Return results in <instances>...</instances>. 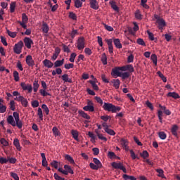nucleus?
Wrapping results in <instances>:
<instances>
[{
	"mask_svg": "<svg viewBox=\"0 0 180 180\" xmlns=\"http://www.w3.org/2000/svg\"><path fill=\"white\" fill-rule=\"evenodd\" d=\"M24 43L27 49H32V44H33V40H32V39L29 37H25L24 39Z\"/></svg>",
	"mask_w": 180,
	"mask_h": 180,
	"instance_id": "12",
	"label": "nucleus"
},
{
	"mask_svg": "<svg viewBox=\"0 0 180 180\" xmlns=\"http://www.w3.org/2000/svg\"><path fill=\"white\" fill-rule=\"evenodd\" d=\"M108 157H109L111 160L112 158H116V154H115L114 152H108Z\"/></svg>",
	"mask_w": 180,
	"mask_h": 180,
	"instance_id": "59",
	"label": "nucleus"
},
{
	"mask_svg": "<svg viewBox=\"0 0 180 180\" xmlns=\"http://www.w3.org/2000/svg\"><path fill=\"white\" fill-rule=\"evenodd\" d=\"M121 146H122V147H126L127 146H129V141H127V140L124 139H121Z\"/></svg>",
	"mask_w": 180,
	"mask_h": 180,
	"instance_id": "48",
	"label": "nucleus"
},
{
	"mask_svg": "<svg viewBox=\"0 0 180 180\" xmlns=\"http://www.w3.org/2000/svg\"><path fill=\"white\" fill-rule=\"evenodd\" d=\"M28 20H29V18H27V15H26V13H22V21H17V22L18 23H19V25H20V26H22L23 29H27V25H26V23H27Z\"/></svg>",
	"mask_w": 180,
	"mask_h": 180,
	"instance_id": "3",
	"label": "nucleus"
},
{
	"mask_svg": "<svg viewBox=\"0 0 180 180\" xmlns=\"http://www.w3.org/2000/svg\"><path fill=\"white\" fill-rule=\"evenodd\" d=\"M41 108L44 110L46 115H49V113H50V110H49V107H47L46 104H43Z\"/></svg>",
	"mask_w": 180,
	"mask_h": 180,
	"instance_id": "46",
	"label": "nucleus"
},
{
	"mask_svg": "<svg viewBox=\"0 0 180 180\" xmlns=\"http://www.w3.org/2000/svg\"><path fill=\"white\" fill-rule=\"evenodd\" d=\"M101 62L103 63V65H106V64H108V57L105 53L101 55Z\"/></svg>",
	"mask_w": 180,
	"mask_h": 180,
	"instance_id": "32",
	"label": "nucleus"
},
{
	"mask_svg": "<svg viewBox=\"0 0 180 180\" xmlns=\"http://www.w3.org/2000/svg\"><path fill=\"white\" fill-rule=\"evenodd\" d=\"M146 105L147 108H149V109H150V110H154V106L153 105V103L150 102V101H147Z\"/></svg>",
	"mask_w": 180,
	"mask_h": 180,
	"instance_id": "52",
	"label": "nucleus"
},
{
	"mask_svg": "<svg viewBox=\"0 0 180 180\" xmlns=\"http://www.w3.org/2000/svg\"><path fill=\"white\" fill-rule=\"evenodd\" d=\"M75 57H77V53H72L70 55V58L69 59V61H70V63H74V61H75Z\"/></svg>",
	"mask_w": 180,
	"mask_h": 180,
	"instance_id": "51",
	"label": "nucleus"
},
{
	"mask_svg": "<svg viewBox=\"0 0 180 180\" xmlns=\"http://www.w3.org/2000/svg\"><path fill=\"white\" fill-rule=\"evenodd\" d=\"M23 48V41H20L18 44H15L13 48V51L15 54H20L22 53V49Z\"/></svg>",
	"mask_w": 180,
	"mask_h": 180,
	"instance_id": "5",
	"label": "nucleus"
},
{
	"mask_svg": "<svg viewBox=\"0 0 180 180\" xmlns=\"http://www.w3.org/2000/svg\"><path fill=\"white\" fill-rule=\"evenodd\" d=\"M39 86H40V84H39V81L34 80L33 83L34 92H37V89H39Z\"/></svg>",
	"mask_w": 180,
	"mask_h": 180,
	"instance_id": "33",
	"label": "nucleus"
},
{
	"mask_svg": "<svg viewBox=\"0 0 180 180\" xmlns=\"http://www.w3.org/2000/svg\"><path fill=\"white\" fill-rule=\"evenodd\" d=\"M39 120H43V111L41 110V108H38V113H37Z\"/></svg>",
	"mask_w": 180,
	"mask_h": 180,
	"instance_id": "55",
	"label": "nucleus"
},
{
	"mask_svg": "<svg viewBox=\"0 0 180 180\" xmlns=\"http://www.w3.org/2000/svg\"><path fill=\"white\" fill-rule=\"evenodd\" d=\"M89 167H90V168H91V169H95V170H98L99 168H101V167H98L96 165H95L92 162H91L89 164Z\"/></svg>",
	"mask_w": 180,
	"mask_h": 180,
	"instance_id": "58",
	"label": "nucleus"
},
{
	"mask_svg": "<svg viewBox=\"0 0 180 180\" xmlns=\"http://www.w3.org/2000/svg\"><path fill=\"white\" fill-rule=\"evenodd\" d=\"M32 108H38L39 106V101H32Z\"/></svg>",
	"mask_w": 180,
	"mask_h": 180,
	"instance_id": "62",
	"label": "nucleus"
},
{
	"mask_svg": "<svg viewBox=\"0 0 180 180\" xmlns=\"http://www.w3.org/2000/svg\"><path fill=\"white\" fill-rule=\"evenodd\" d=\"M142 16L143 15L140 13V10H137L135 12V18H136V19H138L139 20H141L143 19Z\"/></svg>",
	"mask_w": 180,
	"mask_h": 180,
	"instance_id": "38",
	"label": "nucleus"
},
{
	"mask_svg": "<svg viewBox=\"0 0 180 180\" xmlns=\"http://www.w3.org/2000/svg\"><path fill=\"white\" fill-rule=\"evenodd\" d=\"M110 5H111V8L113 9V11H115V12H119V7H117V5H116V1H115V0L110 1Z\"/></svg>",
	"mask_w": 180,
	"mask_h": 180,
	"instance_id": "24",
	"label": "nucleus"
},
{
	"mask_svg": "<svg viewBox=\"0 0 180 180\" xmlns=\"http://www.w3.org/2000/svg\"><path fill=\"white\" fill-rule=\"evenodd\" d=\"M51 167H53L55 169H58V162L57 160H53L52 162H51Z\"/></svg>",
	"mask_w": 180,
	"mask_h": 180,
	"instance_id": "53",
	"label": "nucleus"
},
{
	"mask_svg": "<svg viewBox=\"0 0 180 180\" xmlns=\"http://www.w3.org/2000/svg\"><path fill=\"white\" fill-rule=\"evenodd\" d=\"M42 32L45 34V36H47V33H49V30H50V28L49 27V25L46 23L45 22H42Z\"/></svg>",
	"mask_w": 180,
	"mask_h": 180,
	"instance_id": "16",
	"label": "nucleus"
},
{
	"mask_svg": "<svg viewBox=\"0 0 180 180\" xmlns=\"http://www.w3.org/2000/svg\"><path fill=\"white\" fill-rule=\"evenodd\" d=\"M114 44L117 49H122V43H120V39H115L113 40Z\"/></svg>",
	"mask_w": 180,
	"mask_h": 180,
	"instance_id": "30",
	"label": "nucleus"
},
{
	"mask_svg": "<svg viewBox=\"0 0 180 180\" xmlns=\"http://www.w3.org/2000/svg\"><path fill=\"white\" fill-rule=\"evenodd\" d=\"M40 94H41V95H42V96H51L50 93H47L46 91V89H41Z\"/></svg>",
	"mask_w": 180,
	"mask_h": 180,
	"instance_id": "54",
	"label": "nucleus"
},
{
	"mask_svg": "<svg viewBox=\"0 0 180 180\" xmlns=\"http://www.w3.org/2000/svg\"><path fill=\"white\" fill-rule=\"evenodd\" d=\"M140 155L144 160H146V158H148V157H149V154L147 150H143L142 153H140Z\"/></svg>",
	"mask_w": 180,
	"mask_h": 180,
	"instance_id": "40",
	"label": "nucleus"
},
{
	"mask_svg": "<svg viewBox=\"0 0 180 180\" xmlns=\"http://www.w3.org/2000/svg\"><path fill=\"white\" fill-rule=\"evenodd\" d=\"M11 176H12V178H13V179L19 180V176H18V174L11 172Z\"/></svg>",
	"mask_w": 180,
	"mask_h": 180,
	"instance_id": "63",
	"label": "nucleus"
},
{
	"mask_svg": "<svg viewBox=\"0 0 180 180\" xmlns=\"http://www.w3.org/2000/svg\"><path fill=\"white\" fill-rule=\"evenodd\" d=\"M111 82L113 84V86L115 88V89H119L120 86V80L119 79H112Z\"/></svg>",
	"mask_w": 180,
	"mask_h": 180,
	"instance_id": "22",
	"label": "nucleus"
},
{
	"mask_svg": "<svg viewBox=\"0 0 180 180\" xmlns=\"http://www.w3.org/2000/svg\"><path fill=\"white\" fill-rule=\"evenodd\" d=\"M136 43H137V44H139V46H143V47H146V42L141 38L137 39Z\"/></svg>",
	"mask_w": 180,
	"mask_h": 180,
	"instance_id": "41",
	"label": "nucleus"
},
{
	"mask_svg": "<svg viewBox=\"0 0 180 180\" xmlns=\"http://www.w3.org/2000/svg\"><path fill=\"white\" fill-rule=\"evenodd\" d=\"M53 176H54L56 180H65V179L58 176L57 173H55Z\"/></svg>",
	"mask_w": 180,
	"mask_h": 180,
	"instance_id": "64",
	"label": "nucleus"
},
{
	"mask_svg": "<svg viewBox=\"0 0 180 180\" xmlns=\"http://www.w3.org/2000/svg\"><path fill=\"white\" fill-rule=\"evenodd\" d=\"M26 64L28 65V67H34V60L31 55H28L26 57Z\"/></svg>",
	"mask_w": 180,
	"mask_h": 180,
	"instance_id": "11",
	"label": "nucleus"
},
{
	"mask_svg": "<svg viewBox=\"0 0 180 180\" xmlns=\"http://www.w3.org/2000/svg\"><path fill=\"white\" fill-rule=\"evenodd\" d=\"M62 79L64 82H69V84H72V79H69L68 75L67 74H64L62 75Z\"/></svg>",
	"mask_w": 180,
	"mask_h": 180,
	"instance_id": "26",
	"label": "nucleus"
},
{
	"mask_svg": "<svg viewBox=\"0 0 180 180\" xmlns=\"http://www.w3.org/2000/svg\"><path fill=\"white\" fill-rule=\"evenodd\" d=\"M71 134L73 137V139H75V140H76V141H79V139H78V131L75 130V129H72L71 130Z\"/></svg>",
	"mask_w": 180,
	"mask_h": 180,
	"instance_id": "21",
	"label": "nucleus"
},
{
	"mask_svg": "<svg viewBox=\"0 0 180 180\" xmlns=\"http://www.w3.org/2000/svg\"><path fill=\"white\" fill-rule=\"evenodd\" d=\"M15 100L18 101V102H21L24 108H27V105H28L27 99L25 98L23 96H20L19 97H17L16 98H15Z\"/></svg>",
	"mask_w": 180,
	"mask_h": 180,
	"instance_id": "9",
	"label": "nucleus"
},
{
	"mask_svg": "<svg viewBox=\"0 0 180 180\" xmlns=\"http://www.w3.org/2000/svg\"><path fill=\"white\" fill-rule=\"evenodd\" d=\"M7 122L8 123V124H11V126H13V127L16 126V122H15V120H13V117L12 115H9L7 117Z\"/></svg>",
	"mask_w": 180,
	"mask_h": 180,
	"instance_id": "19",
	"label": "nucleus"
},
{
	"mask_svg": "<svg viewBox=\"0 0 180 180\" xmlns=\"http://www.w3.org/2000/svg\"><path fill=\"white\" fill-rule=\"evenodd\" d=\"M115 75L117 77H121L122 79H127L129 77H130V72H118L117 70H115Z\"/></svg>",
	"mask_w": 180,
	"mask_h": 180,
	"instance_id": "7",
	"label": "nucleus"
},
{
	"mask_svg": "<svg viewBox=\"0 0 180 180\" xmlns=\"http://www.w3.org/2000/svg\"><path fill=\"white\" fill-rule=\"evenodd\" d=\"M43 64H44V67H46V68H53V65H54V63H53V62H51L49 59H45L43 61Z\"/></svg>",
	"mask_w": 180,
	"mask_h": 180,
	"instance_id": "14",
	"label": "nucleus"
},
{
	"mask_svg": "<svg viewBox=\"0 0 180 180\" xmlns=\"http://www.w3.org/2000/svg\"><path fill=\"white\" fill-rule=\"evenodd\" d=\"M178 130H179V127L176 124H174L171 129V132L173 136L175 137H178Z\"/></svg>",
	"mask_w": 180,
	"mask_h": 180,
	"instance_id": "13",
	"label": "nucleus"
},
{
	"mask_svg": "<svg viewBox=\"0 0 180 180\" xmlns=\"http://www.w3.org/2000/svg\"><path fill=\"white\" fill-rule=\"evenodd\" d=\"M89 84L92 86V88L94 89V91H99V87L98 86V84L94 80H90Z\"/></svg>",
	"mask_w": 180,
	"mask_h": 180,
	"instance_id": "31",
	"label": "nucleus"
},
{
	"mask_svg": "<svg viewBox=\"0 0 180 180\" xmlns=\"http://www.w3.org/2000/svg\"><path fill=\"white\" fill-rule=\"evenodd\" d=\"M75 1V8H82V2L81 0H74Z\"/></svg>",
	"mask_w": 180,
	"mask_h": 180,
	"instance_id": "42",
	"label": "nucleus"
},
{
	"mask_svg": "<svg viewBox=\"0 0 180 180\" xmlns=\"http://www.w3.org/2000/svg\"><path fill=\"white\" fill-rule=\"evenodd\" d=\"M156 172H158V176H160V178L165 179V176L164 175V170L162 169H157Z\"/></svg>",
	"mask_w": 180,
	"mask_h": 180,
	"instance_id": "39",
	"label": "nucleus"
},
{
	"mask_svg": "<svg viewBox=\"0 0 180 180\" xmlns=\"http://www.w3.org/2000/svg\"><path fill=\"white\" fill-rule=\"evenodd\" d=\"M103 109H104V110H107V112H112V113H116L117 112H120L122 108L119 106H115L112 103H104L103 105Z\"/></svg>",
	"mask_w": 180,
	"mask_h": 180,
	"instance_id": "1",
	"label": "nucleus"
},
{
	"mask_svg": "<svg viewBox=\"0 0 180 180\" xmlns=\"http://www.w3.org/2000/svg\"><path fill=\"white\" fill-rule=\"evenodd\" d=\"M10 109L11 110H15V101H10Z\"/></svg>",
	"mask_w": 180,
	"mask_h": 180,
	"instance_id": "61",
	"label": "nucleus"
},
{
	"mask_svg": "<svg viewBox=\"0 0 180 180\" xmlns=\"http://www.w3.org/2000/svg\"><path fill=\"white\" fill-rule=\"evenodd\" d=\"M64 64V59H62L61 60H56L53 65L54 68H58V67H61Z\"/></svg>",
	"mask_w": 180,
	"mask_h": 180,
	"instance_id": "29",
	"label": "nucleus"
},
{
	"mask_svg": "<svg viewBox=\"0 0 180 180\" xmlns=\"http://www.w3.org/2000/svg\"><path fill=\"white\" fill-rule=\"evenodd\" d=\"M64 168H65V172H68V174H71L72 175H74V170H72V169L71 168V166L65 165H64Z\"/></svg>",
	"mask_w": 180,
	"mask_h": 180,
	"instance_id": "23",
	"label": "nucleus"
},
{
	"mask_svg": "<svg viewBox=\"0 0 180 180\" xmlns=\"http://www.w3.org/2000/svg\"><path fill=\"white\" fill-rule=\"evenodd\" d=\"M147 33L148 34V38L150 39V40H151L152 41H154L155 40L154 34H153L149 30H147Z\"/></svg>",
	"mask_w": 180,
	"mask_h": 180,
	"instance_id": "57",
	"label": "nucleus"
},
{
	"mask_svg": "<svg viewBox=\"0 0 180 180\" xmlns=\"http://www.w3.org/2000/svg\"><path fill=\"white\" fill-rule=\"evenodd\" d=\"M79 115L82 116V117H84V119H87V120H89L91 119V117L86 114V112L82 111V110H79Z\"/></svg>",
	"mask_w": 180,
	"mask_h": 180,
	"instance_id": "28",
	"label": "nucleus"
},
{
	"mask_svg": "<svg viewBox=\"0 0 180 180\" xmlns=\"http://www.w3.org/2000/svg\"><path fill=\"white\" fill-rule=\"evenodd\" d=\"M62 46H63V51L65 53H70V48H68V46H67V45L63 44Z\"/></svg>",
	"mask_w": 180,
	"mask_h": 180,
	"instance_id": "60",
	"label": "nucleus"
},
{
	"mask_svg": "<svg viewBox=\"0 0 180 180\" xmlns=\"http://www.w3.org/2000/svg\"><path fill=\"white\" fill-rule=\"evenodd\" d=\"M167 96L174 98V99H179L180 98L179 94H178L176 92H169L167 94Z\"/></svg>",
	"mask_w": 180,
	"mask_h": 180,
	"instance_id": "20",
	"label": "nucleus"
},
{
	"mask_svg": "<svg viewBox=\"0 0 180 180\" xmlns=\"http://www.w3.org/2000/svg\"><path fill=\"white\" fill-rule=\"evenodd\" d=\"M77 49L78 50H83V49H85V39L84 37H81L78 39Z\"/></svg>",
	"mask_w": 180,
	"mask_h": 180,
	"instance_id": "6",
	"label": "nucleus"
},
{
	"mask_svg": "<svg viewBox=\"0 0 180 180\" xmlns=\"http://www.w3.org/2000/svg\"><path fill=\"white\" fill-rule=\"evenodd\" d=\"M13 144L16 147V148L18 151L22 150V148L20 147V143H19V139H15L14 141H13Z\"/></svg>",
	"mask_w": 180,
	"mask_h": 180,
	"instance_id": "27",
	"label": "nucleus"
},
{
	"mask_svg": "<svg viewBox=\"0 0 180 180\" xmlns=\"http://www.w3.org/2000/svg\"><path fill=\"white\" fill-rule=\"evenodd\" d=\"M20 86L22 88L23 91H28L29 94H32L33 91V87L31 84H26L25 82H21Z\"/></svg>",
	"mask_w": 180,
	"mask_h": 180,
	"instance_id": "8",
	"label": "nucleus"
},
{
	"mask_svg": "<svg viewBox=\"0 0 180 180\" xmlns=\"http://www.w3.org/2000/svg\"><path fill=\"white\" fill-rule=\"evenodd\" d=\"M13 116L15 120V126L18 127V129H22L23 126V122L19 120V112H14L13 113Z\"/></svg>",
	"mask_w": 180,
	"mask_h": 180,
	"instance_id": "4",
	"label": "nucleus"
},
{
	"mask_svg": "<svg viewBox=\"0 0 180 180\" xmlns=\"http://www.w3.org/2000/svg\"><path fill=\"white\" fill-rule=\"evenodd\" d=\"M157 23L158 24V28L160 30H162L163 27H165L167 26V24L165 23V20L164 18H161V20H158Z\"/></svg>",
	"mask_w": 180,
	"mask_h": 180,
	"instance_id": "17",
	"label": "nucleus"
},
{
	"mask_svg": "<svg viewBox=\"0 0 180 180\" xmlns=\"http://www.w3.org/2000/svg\"><path fill=\"white\" fill-rule=\"evenodd\" d=\"M104 130L105 133H108V134H110V136H115V134H116V133L115 132V131H113V129H110L109 128H105Z\"/></svg>",
	"mask_w": 180,
	"mask_h": 180,
	"instance_id": "37",
	"label": "nucleus"
},
{
	"mask_svg": "<svg viewBox=\"0 0 180 180\" xmlns=\"http://www.w3.org/2000/svg\"><path fill=\"white\" fill-rule=\"evenodd\" d=\"M6 112V105L0 103V113H5Z\"/></svg>",
	"mask_w": 180,
	"mask_h": 180,
	"instance_id": "44",
	"label": "nucleus"
},
{
	"mask_svg": "<svg viewBox=\"0 0 180 180\" xmlns=\"http://www.w3.org/2000/svg\"><path fill=\"white\" fill-rule=\"evenodd\" d=\"M16 8V2H11L10 4V12L13 13L15 12V8Z\"/></svg>",
	"mask_w": 180,
	"mask_h": 180,
	"instance_id": "36",
	"label": "nucleus"
},
{
	"mask_svg": "<svg viewBox=\"0 0 180 180\" xmlns=\"http://www.w3.org/2000/svg\"><path fill=\"white\" fill-rule=\"evenodd\" d=\"M106 41L108 46V51L112 54V53H113V41L112 39H107Z\"/></svg>",
	"mask_w": 180,
	"mask_h": 180,
	"instance_id": "18",
	"label": "nucleus"
},
{
	"mask_svg": "<svg viewBox=\"0 0 180 180\" xmlns=\"http://www.w3.org/2000/svg\"><path fill=\"white\" fill-rule=\"evenodd\" d=\"M93 162H94V164H96V165L100 168H102V163L101 162V161L99 160H98V158H93Z\"/></svg>",
	"mask_w": 180,
	"mask_h": 180,
	"instance_id": "35",
	"label": "nucleus"
},
{
	"mask_svg": "<svg viewBox=\"0 0 180 180\" xmlns=\"http://www.w3.org/2000/svg\"><path fill=\"white\" fill-rule=\"evenodd\" d=\"M83 109L86 112H95V107L94 105H85Z\"/></svg>",
	"mask_w": 180,
	"mask_h": 180,
	"instance_id": "25",
	"label": "nucleus"
},
{
	"mask_svg": "<svg viewBox=\"0 0 180 180\" xmlns=\"http://www.w3.org/2000/svg\"><path fill=\"white\" fill-rule=\"evenodd\" d=\"M111 166L112 168H115V169H121L124 174L127 173V169H126V167H124V166H123V163L122 162H113L111 164Z\"/></svg>",
	"mask_w": 180,
	"mask_h": 180,
	"instance_id": "2",
	"label": "nucleus"
},
{
	"mask_svg": "<svg viewBox=\"0 0 180 180\" xmlns=\"http://www.w3.org/2000/svg\"><path fill=\"white\" fill-rule=\"evenodd\" d=\"M150 59L152 60L153 64H155V65H157V55L152 54L150 56Z\"/></svg>",
	"mask_w": 180,
	"mask_h": 180,
	"instance_id": "49",
	"label": "nucleus"
},
{
	"mask_svg": "<svg viewBox=\"0 0 180 180\" xmlns=\"http://www.w3.org/2000/svg\"><path fill=\"white\" fill-rule=\"evenodd\" d=\"M89 2L92 9H95L96 11L99 9V5H98V1L96 0H89Z\"/></svg>",
	"mask_w": 180,
	"mask_h": 180,
	"instance_id": "15",
	"label": "nucleus"
},
{
	"mask_svg": "<svg viewBox=\"0 0 180 180\" xmlns=\"http://www.w3.org/2000/svg\"><path fill=\"white\" fill-rule=\"evenodd\" d=\"M159 137L162 140H165L167 139V134L164 131L159 132Z\"/></svg>",
	"mask_w": 180,
	"mask_h": 180,
	"instance_id": "47",
	"label": "nucleus"
},
{
	"mask_svg": "<svg viewBox=\"0 0 180 180\" xmlns=\"http://www.w3.org/2000/svg\"><path fill=\"white\" fill-rule=\"evenodd\" d=\"M6 33L8 34V36H10V37H12L13 39H15V37L17 35L16 32H12L11 31H9V30H6Z\"/></svg>",
	"mask_w": 180,
	"mask_h": 180,
	"instance_id": "45",
	"label": "nucleus"
},
{
	"mask_svg": "<svg viewBox=\"0 0 180 180\" xmlns=\"http://www.w3.org/2000/svg\"><path fill=\"white\" fill-rule=\"evenodd\" d=\"M0 142L1 144H2L4 147H8V146H9V142H8V141L4 138L1 139Z\"/></svg>",
	"mask_w": 180,
	"mask_h": 180,
	"instance_id": "43",
	"label": "nucleus"
},
{
	"mask_svg": "<svg viewBox=\"0 0 180 180\" xmlns=\"http://www.w3.org/2000/svg\"><path fill=\"white\" fill-rule=\"evenodd\" d=\"M69 18L72 19V20H77V15L74 12H70L69 13Z\"/></svg>",
	"mask_w": 180,
	"mask_h": 180,
	"instance_id": "56",
	"label": "nucleus"
},
{
	"mask_svg": "<svg viewBox=\"0 0 180 180\" xmlns=\"http://www.w3.org/2000/svg\"><path fill=\"white\" fill-rule=\"evenodd\" d=\"M65 160H67L70 164H75V161H74V159L70 155H66L65 156Z\"/></svg>",
	"mask_w": 180,
	"mask_h": 180,
	"instance_id": "34",
	"label": "nucleus"
},
{
	"mask_svg": "<svg viewBox=\"0 0 180 180\" xmlns=\"http://www.w3.org/2000/svg\"><path fill=\"white\" fill-rule=\"evenodd\" d=\"M13 77H14V81H15L16 82L19 81V72H18V71L13 72Z\"/></svg>",
	"mask_w": 180,
	"mask_h": 180,
	"instance_id": "50",
	"label": "nucleus"
},
{
	"mask_svg": "<svg viewBox=\"0 0 180 180\" xmlns=\"http://www.w3.org/2000/svg\"><path fill=\"white\" fill-rule=\"evenodd\" d=\"M115 71H117V72H120V71H127V66L116 67L115 68H112V73H111L112 77H115L116 75H115Z\"/></svg>",
	"mask_w": 180,
	"mask_h": 180,
	"instance_id": "10",
	"label": "nucleus"
}]
</instances>
